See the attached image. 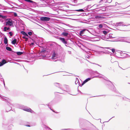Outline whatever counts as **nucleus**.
I'll return each instance as SVG.
<instances>
[{
  "label": "nucleus",
  "mask_w": 130,
  "mask_h": 130,
  "mask_svg": "<svg viewBox=\"0 0 130 130\" xmlns=\"http://www.w3.org/2000/svg\"><path fill=\"white\" fill-rule=\"evenodd\" d=\"M92 78L95 77H99L100 78H103L104 76L99 73L96 71H92L91 73Z\"/></svg>",
  "instance_id": "obj_1"
},
{
  "label": "nucleus",
  "mask_w": 130,
  "mask_h": 130,
  "mask_svg": "<svg viewBox=\"0 0 130 130\" xmlns=\"http://www.w3.org/2000/svg\"><path fill=\"white\" fill-rule=\"evenodd\" d=\"M22 108H20L21 109L26 111L30 112L32 113H35V112L32 110L31 109L29 108L25 107L24 106H22Z\"/></svg>",
  "instance_id": "obj_2"
},
{
  "label": "nucleus",
  "mask_w": 130,
  "mask_h": 130,
  "mask_svg": "<svg viewBox=\"0 0 130 130\" xmlns=\"http://www.w3.org/2000/svg\"><path fill=\"white\" fill-rule=\"evenodd\" d=\"M59 39L62 43L65 44L66 46H67V45H68V43L67 42L66 40L64 38L60 37Z\"/></svg>",
  "instance_id": "obj_3"
},
{
  "label": "nucleus",
  "mask_w": 130,
  "mask_h": 130,
  "mask_svg": "<svg viewBox=\"0 0 130 130\" xmlns=\"http://www.w3.org/2000/svg\"><path fill=\"white\" fill-rule=\"evenodd\" d=\"M115 26L116 27H117L118 26H127L129 25H124V22H119L116 23L115 24Z\"/></svg>",
  "instance_id": "obj_4"
},
{
  "label": "nucleus",
  "mask_w": 130,
  "mask_h": 130,
  "mask_svg": "<svg viewBox=\"0 0 130 130\" xmlns=\"http://www.w3.org/2000/svg\"><path fill=\"white\" fill-rule=\"evenodd\" d=\"M50 19V18L46 17H42L40 18V20L42 21H49Z\"/></svg>",
  "instance_id": "obj_5"
},
{
  "label": "nucleus",
  "mask_w": 130,
  "mask_h": 130,
  "mask_svg": "<svg viewBox=\"0 0 130 130\" xmlns=\"http://www.w3.org/2000/svg\"><path fill=\"white\" fill-rule=\"evenodd\" d=\"M0 97L1 98L2 100L7 102L9 104H8V105L11 104L10 100L8 98L6 97H2L1 96Z\"/></svg>",
  "instance_id": "obj_6"
},
{
  "label": "nucleus",
  "mask_w": 130,
  "mask_h": 130,
  "mask_svg": "<svg viewBox=\"0 0 130 130\" xmlns=\"http://www.w3.org/2000/svg\"><path fill=\"white\" fill-rule=\"evenodd\" d=\"M6 25H8L11 26L13 24L12 21L10 20H8L6 22Z\"/></svg>",
  "instance_id": "obj_7"
},
{
  "label": "nucleus",
  "mask_w": 130,
  "mask_h": 130,
  "mask_svg": "<svg viewBox=\"0 0 130 130\" xmlns=\"http://www.w3.org/2000/svg\"><path fill=\"white\" fill-rule=\"evenodd\" d=\"M107 0H101L99 2L100 5H105V3H107Z\"/></svg>",
  "instance_id": "obj_8"
},
{
  "label": "nucleus",
  "mask_w": 130,
  "mask_h": 130,
  "mask_svg": "<svg viewBox=\"0 0 130 130\" xmlns=\"http://www.w3.org/2000/svg\"><path fill=\"white\" fill-rule=\"evenodd\" d=\"M7 62L6 60L4 59L2 60L1 62H0V66H3L4 64L6 63Z\"/></svg>",
  "instance_id": "obj_9"
},
{
  "label": "nucleus",
  "mask_w": 130,
  "mask_h": 130,
  "mask_svg": "<svg viewBox=\"0 0 130 130\" xmlns=\"http://www.w3.org/2000/svg\"><path fill=\"white\" fill-rule=\"evenodd\" d=\"M86 30H87L86 29H84L80 31L79 33V35L80 36H82L83 35L85 31Z\"/></svg>",
  "instance_id": "obj_10"
},
{
  "label": "nucleus",
  "mask_w": 130,
  "mask_h": 130,
  "mask_svg": "<svg viewBox=\"0 0 130 130\" xmlns=\"http://www.w3.org/2000/svg\"><path fill=\"white\" fill-rule=\"evenodd\" d=\"M80 47L83 50L85 51L86 52H88V51L87 50V48L85 46L82 45V46H80Z\"/></svg>",
  "instance_id": "obj_11"
},
{
  "label": "nucleus",
  "mask_w": 130,
  "mask_h": 130,
  "mask_svg": "<svg viewBox=\"0 0 130 130\" xmlns=\"http://www.w3.org/2000/svg\"><path fill=\"white\" fill-rule=\"evenodd\" d=\"M107 83H108L110 85H111L112 86V88L113 89V91L115 90V88L114 86V85H113L112 84V83L111 82L109 81H107Z\"/></svg>",
  "instance_id": "obj_12"
},
{
  "label": "nucleus",
  "mask_w": 130,
  "mask_h": 130,
  "mask_svg": "<svg viewBox=\"0 0 130 130\" xmlns=\"http://www.w3.org/2000/svg\"><path fill=\"white\" fill-rule=\"evenodd\" d=\"M54 85L55 86L58 87L61 89L62 88L61 85L59 83H55L54 84Z\"/></svg>",
  "instance_id": "obj_13"
},
{
  "label": "nucleus",
  "mask_w": 130,
  "mask_h": 130,
  "mask_svg": "<svg viewBox=\"0 0 130 130\" xmlns=\"http://www.w3.org/2000/svg\"><path fill=\"white\" fill-rule=\"evenodd\" d=\"M57 57V56L55 52L53 53L52 56V59H55Z\"/></svg>",
  "instance_id": "obj_14"
},
{
  "label": "nucleus",
  "mask_w": 130,
  "mask_h": 130,
  "mask_svg": "<svg viewBox=\"0 0 130 130\" xmlns=\"http://www.w3.org/2000/svg\"><path fill=\"white\" fill-rule=\"evenodd\" d=\"M101 9L99 10L100 11H102V12L105 11L106 10V7H102L100 8Z\"/></svg>",
  "instance_id": "obj_15"
},
{
  "label": "nucleus",
  "mask_w": 130,
  "mask_h": 130,
  "mask_svg": "<svg viewBox=\"0 0 130 130\" xmlns=\"http://www.w3.org/2000/svg\"><path fill=\"white\" fill-rule=\"evenodd\" d=\"M106 48L109 49L110 50H111L112 51V52H113V53H114V54H116V53L115 52V50L114 48H110V47H106L105 48Z\"/></svg>",
  "instance_id": "obj_16"
},
{
  "label": "nucleus",
  "mask_w": 130,
  "mask_h": 130,
  "mask_svg": "<svg viewBox=\"0 0 130 130\" xmlns=\"http://www.w3.org/2000/svg\"><path fill=\"white\" fill-rule=\"evenodd\" d=\"M21 33L23 35H24L25 36H26L27 37L28 36V35L24 31H21Z\"/></svg>",
  "instance_id": "obj_17"
},
{
  "label": "nucleus",
  "mask_w": 130,
  "mask_h": 130,
  "mask_svg": "<svg viewBox=\"0 0 130 130\" xmlns=\"http://www.w3.org/2000/svg\"><path fill=\"white\" fill-rule=\"evenodd\" d=\"M62 35L64 36H67L68 35V33L66 32H63L62 33Z\"/></svg>",
  "instance_id": "obj_18"
},
{
  "label": "nucleus",
  "mask_w": 130,
  "mask_h": 130,
  "mask_svg": "<svg viewBox=\"0 0 130 130\" xmlns=\"http://www.w3.org/2000/svg\"><path fill=\"white\" fill-rule=\"evenodd\" d=\"M17 41V40L15 39H14V40H12L11 42L12 44H15Z\"/></svg>",
  "instance_id": "obj_19"
},
{
  "label": "nucleus",
  "mask_w": 130,
  "mask_h": 130,
  "mask_svg": "<svg viewBox=\"0 0 130 130\" xmlns=\"http://www.w3.org/2000/svg\"><path fill=\"white\" fill-rule=\"evenodd\" d=\"M9 29H10V28L9 27H4V31H6L9 30Z\"/></svg>",
  "instance_id": "obj_20"
},
{
  "label": "nucleus",
  "mask_w": 130,
  "mask_h": 130,
  "mask_svg": "<svg viewBox=\"0 0 130 130\" xmlns=\"http://www.w3.org/2000/svg\"><path fill=\"white\" fill-rule=\"evenodd\" d=\"M4 43L5 44H6L8 43V40L6 37H5L4 38Z\"/></svg>",
  "instance_id": "obj_21"
},
{
  "label": "nucleus",
  "mask_w": 130,
  "mask_h": 130,
  "mask_svg": "<svg viewBox=\"0 0 130 130\" xmlns=\"http://www.w3.org/2000/svg\"><path fill=\"white\" fill-rule=\"evenodd\" d=\"M75 83L76 84H78V85H79L80 83L79 82L78 79L77 78L76 79V80L75 82Z\"/></svg>",
  "instance_id": "obj_22"
},
{
  "label": "nucleus",
  "mask_w": 130,
  "mask_h": 130,
  "mask_svg": "<svg viewBox=\"0 0 130 130\" xmlns=\"http://www.w3.org/2000/svg\"><path fill=\"white\" fill-rule=\"evenodd\" d=\"M44 42H41L40 41L39 43H38V46L39 47H42V46L41 45H43Z\"/></svg>",
  "instance_id": "obj_23"
},
{
  "label": "nucleus",
  "mask_w": 130,
  "mask_h": 130,
  "mask_svg": "<svg viewBox=\"0 0 130 130\" xmlns=\"http://www.w3.org/2000/svg\"><path fill=\"white\" fill-rule=\"evenodd\" d=\"M124 100H125L126 101H128L130 102V100L126 98V97H123L122 98Z\"/></svg>",
  "instance_id": "obj_24"
},
{
  "label": "nucleus",
  "mask_w": 130,
  "mask_h": 130,
  "mask_svg": "<svg viewBox=\"0 0 130 130\" xmlns=\"http://www.w3.org/2000/svg\"><path fill=\"white\" fill-rule=\"evenodd\" d=\"M6 49L8 51H12V49L10 47H6Z\"/></svg>",
  "instance_id": "obj_25"
},
{
  "label": "nucleus",
  "mask_w": 130,
  "mask_h": 130,
  "mask_svg": "<svg viewBox=\"0 0 130 130\" xmlns=\"http://www.w3.org/2000/svg\"><path fill=\"white\" fill-rule=\"evenodd\" d=\"M25 1H26L27 2L30 3H34V2L32 1H31V0H24Z\"/></svg>",
  "instance_id": "obj_26"
},
{
  "label": "nucleus",
  "mask_w": 130,
  "mask_h": 130,
  "mask_svg": "<svg viewBox=\"0 0 130 130\" xmlns=\"http://www.w3.org/2000/svg\"><path fill=\"white\" fill-rule=\"evenodd\" d=\"M17 54L18 55H20L23 54V53L22 52H17Z\"/></svg>",
  "instance_id": "obj_27"
},
{
  "label": "nucleus",
  "mask_w": 130,
  "mask_h": 130,
  "mask_svg": "<svg viewBox=\"0 0 130 130\" xmlns=\"http://www.w3.org/2000/svg\"><path fill=\"white\" fill-rule=\"evenodd\" d=\"M95 41H98L100 40V39L97 37H94Z\"/></svg>",
  "instance_id": "obj_28"
},
{
  "label": "nucleus",
  "mask_w": 130,
  "mask_h": 130,
  "mask_svg": "<svg viewBox=\"0 0 130 130\" xmlns=\"http://www.w3.org/2000/svg\"><path fill=\"white\" fill-rule=\"evenodd\" d=\"M75 11H79V12H83L84 11V10L83 9H79L78 10H75Z\"/></svg>",
  "instance_id": "obj_29"
},
{
  "label": "nucleus",
  "mask_w": 130,
  "mask_h": 130,
  "mask_svg": "<svg viewBox=\"0 0 130 130\" xmlns=\"http://www.w3.org/2000/svg\"><path fill=\"white\" fill-rule=\"evenodd\" d=\"M88 81H87V79H86L82 83V84L81 86H83V85L85 84Z\"/></svg>",
  "instance_id": "obj_30"
},
{
  "label": "nucleus",
  "mask_w": 130,
  "mask_h": 130,
  "mask_svg": "<svg viewBox=\"0 0 130 130\" xmlns=\"http://www.w3.org/2000/svg\"><path fill=\"white\" fill-rule=\"evenodd\" d=\"M102 32L105 35H106L107 33V31L105 30L103 31Z\"/></svg>",
  "instance_id": "obj_31"
},
{
  "label": "nucleus",
  "mask_w": 130,
  "mask_h": 130,
  "mask_svg": "<svg viewBox=\"0 0 130 130\" xmlns=\"http://www.w3.org/2000/svg\"><path fill=\"white\" fill-rule=\"evenodd\" d=\"M109 37L110 38H115V37H113L112 36V35L111 34H109Z\"/></svg>",
  "instance_id": "obj_32"
},
{
  "label": "nucleus",
  "mask_w": 130,
  "mask_h": 130,
  "mask_svg": "<svg viewBox=\"0 0 130 130\" xmlns=\"http://www.w3.org/2000/svg\"><path fill=\"white\" fill-rule=\"evenodd\" d=\"M99 25V26H98L99 27V28H102L103 27V24H100L99 25Z\"/></svg>",
  "instance_id": "obj_33"
},
{
  "label": "nucleus",
  "mask_w": 130,
  "mask_h": 130,
  "mask_svg": "<svg viewBox=\"0 0 130 130\" xmlns=\"http://www.w3.org/2000/svg\"><path fill=\"white\" fill-rule=\"evenodd\" d=\"M96 18H103V17H102V16H100V15H97L96 16Z\"/></svg>",
  "instance_id": "obj_34"
},
{
  "label": "nucleus",
  "mask_w": 130,
  "mask_h": 130,
  "mask_svg": "<svg viewBox=\"0 0 130 130\" xmlns=\"http://www.w3.org/2000/svg\"><path fill=\"white\" fill-rule=\"evenodd\" d=\"M9 110H8L7 109H6V112H8V111H10V110H11V107L9 106Z\"/></svg>",
  "instance_id": "obj_35"
},
{
  "label": "nucleus",
  "mask_w": 130,
  "mask_h": 130,
  "mask_svg": "<svg viewBox=\"0 0 130 130\" xmlns=\"http://www.w3.org/2000/svg\"><path fill=\"white\" fill-rule=\"evenodd\" d=\"M28 34L30 36H31L32 35V32L31 31H29L28 32Z\"/></svg>",
  "instance_id": "obj_36"
},
{
  "label": "nucleus",
  "mask_w": 130,
  "mask_h": 130,
  "mask_svg": "<svg viewBox=\"0 0 130 130\" xmlns=\"http://www.w3.org/2000/svg\"><path fill=\"white\" fill-rule=\"evenodd\" d=\"M107 3H110L111 2L112 0H107Z\"/></svg>",
  "instance_id": "obj_37"
},
{
  "label": "nucleus",
  "mask_w": 130,
  "mask_h": 130,
  "mask_svg": "<svg viewBox=\"0 0 130 130\" xmlns=\"http://www.w3.org/2000/svg\"><path fill=\"white\" fill-rule=\"evenodd\" d=\"M8 33L10 35V36H12L13 35V34L11 32H9Z\"/></svg>",
  "instance_id": "obj_38"
},
{
  "label": "nucleus",
  "mask_w": 130,
  "mask_h": 130,
  "mask_svg": "<svg viewBox=\"0 0 130 130\" xmlns=\"http://www.w3.org/2000/svg\"><path fill=\"white\" fill-rule=\"evenodd\" d=\"M92 77H91V78H89L87 79V81H88L89 80H90L91 79H92Z\"/></svg>",
  "instance_id": "obj_39"
},
{
  "label": "nucleus",
  "mask_w": 130,
  "mask_h": 130,
  "mask_svg": "<svg viewBox=\"0 0 130 130\" xmlns=\"http://www.w3.org/2000/svg\"><path fill=\"white\" fill-rule=\"evenodd\" d=\"M119 52L120 53V55L121 56H122L123 54L122 53V51H119Z\"/></svg>",
  "instance_id": "obj_40"
},
{
  "label": "nucleus",
  "mask_w": 130,
  "mask_h": 130,
  "mask_svg": "<svg viewBox=\"0 0 130 130\" xmlns=\"http://www.w3.org/2000/svg\"><path fill=\"white\" fill-rule=\"evenodd\" d=\"M14 17H16L17 16V14L16 13H14Z\"/></svg>",
  "instance_id": "obj_41"
},
{
  "label": "nucleus",
  "mask_w": 130,
  "mask_h": 130,
  "mask_svg": "<svg viewBox=\"0 0 130 130\" xmlns=\"http://www.w3.org/2000/svg\"><path fill=\"white\" fill-rule=\"evenodd\" d=\"M4 18V17L2 16L1 14H0V18Z\"/></svg>",
  "instance_id": "obj_42"
},
{
  "label": "nucleus",
  "mask_w": 130,
  "mask_h": 130,
  "mask_svg": "<svg viewBox=\"0 0 130 130\" xmlns=\"http://www.w3.org/2000/svg\"><path fill=\"white\" fill-rule=\"evenodd\" d=\"M93 63V64H96V65H97L98 66H100V67H101V66H100V65H99V64H96V63Z\"/></svg>",
  "instance_id": "obj_43"
},
{
  "label": "nucleus",
  "mask_w": 130,
  "mask_h": 130,
  "mask_svg": "<svg viewBox=\"0 0 130 130\" xmlns=\"http://www.w3.org/2000/svg\"><path fill=\"white\" fill-rule=\"evenodd\" d=\"M68 53L69 54H71V51H68Z\"/></svg>",
  "instance_id": "obj_44"
},
{
  "label": "nucleus",
  "mask_w": 130,
  "mask_h": 130,
  "mask_svg": "<svg viewBox=\"0 0 130 130\" xmlns=\"http://www.w3.org/2000/svg\"><path fill=\"white\" fill-rule=\"evenodd\" d=\"M99 13H101V14H103V12H102V11H99Z\"/></svg>",
  "instance_id": "obj_45"
},
{
  "label": "nucleus",
  "mask_w": 130,
  "mask_h": 130,
  "mask_svg": "<svg viewBox=\"0 0 130 130\" xmlns=\"http://www.w3.org/2000/svg\"><path fill=\"white\" fill-rule=\"evenodd\" d=\"M42 127H45V128H46V127H46V126H45V125H43V126H42Z\"/></svg>",
  "instance_id": "obj_46"
},
{
  "label": "nucleus",
  "mask_w": 130,
  "mask_h": 130,
  "mask_svg": "<svg viewBox=\"0 0 130 130\" xmlns=\"http://www.w3.org/2000/svg\"><path fill=\"white\" fill-rule=\"evenodd\" d=\"M25 39L27 40H28V38L26 37V38H25Z\"/></svg>",
  "instance_id": "obj_47"
},
{
  "label": "nucleus",
  "mask_w": 130,
  "mask_h": 130,
  "mask_svg": "<svg viewBox=\"0 0 130 130\" xmlns=\"http://www.w3.org/2000/svg\"><path fill=\"white\" fill-rule=\"evenodd\" d=\"M34 44V43H33V42H32L31 43V45H33Z\"/></svg>",
  "instance_id": "obj_48"
},
{
  "label": "nucleus",
  "mask_w": 130,
  "mask_h": 130,
  "mask_svg": "<svg viewBox=\"0 0 130 130\" xmlns=\"http://www.w3.org/2000/svg\"><path fill=\"white\" fill-rule=\"evenodd\" d=\"M26 36H23V38L24 39H25V38H26Z\"/></svg>",
  "instance_id": "obj_49"
},
{
  "label": "nucleus",
  "mask_w": 130,
  "mask_h": 130,
  "mask_svg": "<svg viewBox=\"0 0 130 130\" xmlns=\"http://www.w3.org/2000/svg\"><path fill=\"white\" fill-rule=\"evenodd\" d=\"M87 56V58H88L89 57V55H87V56Z\"/></svg>",
  "instance_id": "obj_50"
},
{
  "label": "nucleus",
  "mask_w": 130,
  "mask_h": 130,
  "mask_svg": "<svg viewBox=\"0 0 130 130\" xmlns=\"http://www.w3.org/2000/svg\"><path fill=\"white\" fill-rule=\"evenodd\" d=\"M4 87H5V83H4Z\"/></svg>",
  "instance_id": "obj_51"
},
{
  "label": "nucleus",
  "mask_w": 130,
  "mask_h": 130,
  "mask_svg": "<svg viewBox=\"0 0 130 130\" xmlns=\"http://www.w3.org/2000/svg\"><path fill=\"white\" fill-rule=\"evenodd\" d=\"M111 62L112 63H113V62H113V61H112V60H111Z\"/></svg>",
  "instance_id": "obj_52"
},
{
  "label": "nucleus",
  "mask_w": 130,
  "mask_h": 130,
  "mask_svg": "<svg viewBox=\"0 0 130 130\" xmlns=\"http://www.w3.org/2000/svg\"><path fill=\"white\" fill-rule=\"evenodd\" d=\"M27 126L28 127L30 126L29 125H27Z\"/></svg>",
  "instance_id": "obj_53"
},
{
  "label": "nucleus",
  "mask_w": 130,
  "mask_h": 130,
  "mask_svg": "<svg viewBox=\"0 0 130 130\" xmlns=\"http://www.w3.org/2000/svg\"><path fill=\"white\" fill-rule=\"evenodd\" d=\"M59 93H61V94H62V93H61V92H59Z\"/></svg>",
  "instance_id": "obj_54"
},
{
  "label": "nucleus",
  "mask_w": 130,
  "mask_h": 130,
  "mask_svg": "<svg viewBox=\"0 0 130 130\" xmlns=\"http://www.w3.org/2000/svg\"><path fill=\"white\" fill-rule=\"evenodd\" d=\"M89 6H88V7H88V8Z\"/></svg>",
  "instance_id": "obj_55"
}]
</instances>
